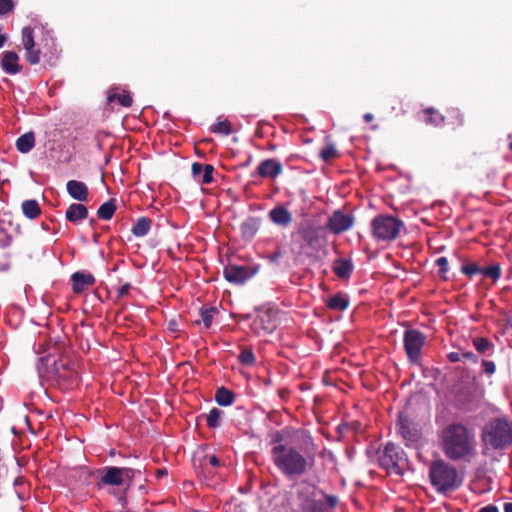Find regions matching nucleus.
Returning a JSON list of instances; mask_svg holds the SVG:
<instances>
[{"label": "nucleus", "instance_id": "ea45409f", "mask_svg": "<svg viewBox=\"0 0 512 512\" xmlns=\"http://www.w3.org/2000/svg\"><path fill=\"white\" fill-rule=\"evenodd\" d=\"M436 265L439 267V276L446 280L447 279V272H448V259L446 257H439L436 260Z\"/></svg>", "mask_w": 512, "mask_h": 512}, {"label": "nucleus", "instance_id": "603ef678", "mask_svg": "<svg viewBox=\"0 0 512 512\" xmlns=\"http://www.w3.org/2000/svg\"><path fill=\"white\" fill-rule=\"evenodd\" d=\"M504 512H512V502H507L504 504Z\"/></svg>", "mask_w": 512, "mask_h": 512}, {"label": "nucleus", "instance_id": "b1692460", "mask_svg": "<svg viewBox=\"0 0 512 512\" xmlns=\"http://www.w3.org/2000/svg\"><path fill=\"white\" fill-rule=\"evenodd\" d=\"M302 512H330L329 509L322 502L321 498L313 493V499L305 501L302 505Z\"/></svg>", "mask_w": 512, "mask_h": 512}, {"label": "nucleus", "instance_id": "8fccbe9b", "mask_svg": "<svg viewBox=\"0 0 512 512\" xmlns=\"http://www.w3.org/2000/svg\"><path fill=\"white\" fill-rule=\"evenodd\" d=\"M479 512H499V511L495 505L490 504V505L482 507Z\"/></svg>", "mask_w": 512, "mask_h": 512}, {"label": "nucleus", "instance_id": "f3484780", "mask_svg": "<svg viewBox=\"0 0 512 512\" xmlns=\"http://www.w3.org/2000/svg\"><path fill=\"white\" fill-rule=\"evenodd\" d=\"M73 282V291L77 294L82 293L95 283V278L92 274L75 272L71 276Z\"/></svg>", "mask_w": 512, "mask_h": 512}, {"label": "nucleus", "instance_id": "7ed1b4c3", "mask_svg": "<svg viewBox=\"0 0 512 512\" xmlns=\"http://www.w3.org/2000/svg\"><path fill=\"white\" fill-rule=\"evenodd\" d=\"M429 479L431 485L439 492L446 493L459 487L457 469L442 459L435 460L429 467Z\"/></svg>", "mask_w": 512, "mask_h": 512}, {"label": "nucleus", "instance_id": "a211bd4d", "mask_svg": "<svg viewBox=\"0 0 512 512\" xmlns=\"http://www.w3.org/2000/svg\"><path fill=\"white\" fill-rule=\"evenodd\" d=\"M18 61V55L13 51H6L1 55V67L7 74L14 75L20 72Z\"/></svg>", "mask_w": 512, "mask_h": 512}, {"label": "nucleus", "instance_id": "6ab92c4d", "mask_svg": "<svg viewBox=\"0 0 512 512\" xmlns=\"http://www.w3.org/2000/svg\"><path fill=\"white\" fill-rule=\"evenodd\" d=\"M191 170L193 176L202 184H210L213 181L214 167L212 165H202L201 163L195 162L192 164Z\"/></svg>", "mask_w": 512, "mask_h": 512}, {"label": "nucleus", "instance_id": "393cba45", "mask_svg": "<svg viewBox=\"0 0 512 512\" xmlns=\"http://www.w3.org/2000/svg\"><path fill=\"white\" fill-rule=\"evenodd\" d=\"M151 228V220L146 217L137 219L131 231L136 237H143L148 234Z\"/></svg>", "mask_w": 512, "mask_h": 512}, {"label": "nucleus", "instance_id": "4be33fe9", "mask_svg": "<svg viewBox=\"0 0 512 512\" xmlns=\"http://www.w3.org/2000/svg\"><path fill=\"white\" fill-rule=\"evenodd\" d=\"M108 102L117 101L123 107H130L132 105V97L127 91H120L118 88H112L108 92Z\"/></svg>", "mask_w": 512, "mask_h": 512}, {"label": "nucleus", "instance_id": "79ce46f5", "mask_svg": "<svg viewBox=\"0 0 512 512\" xmlns=\"http://www.w3.org/2000/svg\"><path fill=\"white\" fill-rule=\"evenodd\" d=\"M14 8L12 0H0V15H5L11 12Z\"/></svg>", "mask_w": 512, "mask_h": 512}, {"label": "nucleus", "instance_id": "6e6d98bb", "mask_svg": "<svg viewBox=\"0 0 512 512\" xmlns=\"http://www.w3.org/2000/svg\"><path fill=\"white\" fill-rule=\"evenodd\" d=\"M228 508L230 509L231 505H228V507H226L225 512H228Z\"/></svg>", "mask_w": 512, "mask_h": 512}, {"label": "nucleus", "instance_id": "2f4dec72", "mask_svg": "<svg viewBox=\"0 0 512 512\" xmlns=\"http://www.w3.org/2000/svg\"><path fill=\"white\" fill-rule=\"evenodd\" d=\"M223 414V411L218 408L211 409L206 417L207 425L210 428L218 427L221 423Z\"/></svg>", "mask_w": 512, "mask_h": 512}, {"label": "nucleus", "instance_id": "e433bc0d", "mask_svg": "<svg viewBox=\"0 0 512 512\" xmlns=\"http://www.w3.org/2000/svg\"><path fill=\"white\" fill-rule=\"evenodd\" d=\"M239 361L243 365H253L255 363V356L252 350L250 349H243L241 353L239 354Z\"/></svg>", "mask_w": 512, "mask_h": 512}, {"label": "nucleus", "instance_id": "0eeeda50", "mask_svg": "<svg viewBox=\"0 0 512 512\" xmlns=\"http://www.w3.org/2000/svg\"><path fill=\"white\" fill-rule=\"evenodd\" d=\"M483 397V389L476 381L462 385L456 392L455 406L463 412L475 410Z\"/></svg>", "mask_w": 512, "mask_h": 512}, {"label": "nucleus", "instance_id": "412c9836", "mask_svg": "<svg viewBox=\"0 0 512 512\" xmlns=\"http://www.w3.org/2000/svg\"><path fill=\"white\" fill-rule=\"evenodd\" d=\"M65 216L68 221L76 224L88 217V209L81 203H73L67 208Z\"/></svg>", "mask_w": 512, "mask_h": 512}, {"label": "nucleus", "instance_id": "58836bf2", "mask_svg": "<svg viewBox=\"0 0 512 512\" xmlns=\"http://www.w3.org/2000/svg\"><path fill=\"white\" fill-rule=\"evenodd\" d=\"M461 271L468 277L481 273L482 269L476 263H468L461 267Z\"/></svg>", "mask_w": 512, "mask_h": 512}, {"label": "nucleus", "instance_id": "f704fd0d", "mask_svg": "<svg viewBox=\"0 0 512 512\" xmlns=\"http://www.w3.org/2000/svg\"><path fill=\"white\" fill-rule=\"evenodd\" d=\"M217 313L215 308L206 309L201 312V319L199 323L203 324L205 328H209L213 322V317Z\"/></svg>", "mask_w": 512, "mask_h": 512}, {"label": "nucleus", "instance_id": "423d86ee", "mask_svg": "<svg viewBox=\"0 0 512 512\" xmlns=\"http://www.w3.org/2000/svg\"><path fill=\"white\" fill-rule=\"evenodd\" d=\"M379 465L388 473L402 475L407 459L402 448L388 443L382 451L378 452Z\"/></svg>", "mask_w": 512, "mask_h": 512}, {"label": "nucleus", "instance_id": "5fc2aeb1", "mask_svg": "<svg viewBox=\"0 0 512 512\" xmlns=\"http://www.w3.org/2000/svg\"><path fill=\"white\" fill-rule=\"evenodd\" d=\"M21 483H22V479H21L20 477H18V478H16V479L14 480V485H15V486H18V485H20Z\"/></svg>", "mask_w": 512, "mask_h": 512}, {"label": "nucleus", "instance_id": "a878e982", "mask_svg": "<svg viewBox=\"0 0 512 512\" xmlns=\"http://www.w3.org/2000/svg\"><path fill=\"white\" fill-rule=\"evenodd\" d=\"M327 306L332 310L343 311L349 306V298L341 294H336L327 300Z\"/></svg>", "mask_w": 512, "mask_h": 512}, {"label": "nucleus", "instance_id": "f8f14e48", "mask_svg": "<svg viewBox=\"0 0 512 512\" xmlns=\"http://www.w3.org/2000/svg\"><path fill=\"white\" fill-rule=\"evenodd\" d=\"M283 171L281 162L277 159H266L257 167V174L263 178L275 179Z\"/></svg>", "mask_w": 512, "mask_h": 512}, {"label": "nucleus", "instance_id": "3c124183", "mask_svg": "<svg viewBox=\"0 0 512 512\" xmlns=\"http://www.w3.org/2000/svg\"><path fill=\"white\" fill-rule=\"evenodd\" d=\"M209 463L213 467H217L220 465V461L215 455L209 457Z\"/></svg>", "mask_w": 512, "mask_h": 512}, {"label": "nucleus", "instance_id": "aec40b11", "mask_svg": "<svg viewBox=\"0 0 512 512\" xmlns=\"http://www.w3.org/2000/svg\"><path fill=\"white\" fill-rule=\"evenodd\" d=\"M270 220L282 227H287L292 222V214L285 207L279 205L269 212Z\"/></svg>", "mask_w": 512, "mask_h": 512}, {"label": "nucleus", "instance_id": "37998d69", "mask_svg": "<svg viewBox=\"0 0 512 512\" xmlns=\"http://www.w3.org/2000/svg\"><path fill=\"white\" fill-rule=\"evenodd\" d=\"M482 367H483V371L487 375H492L496 371V365L493 361L482 360Z\"/></svg>", "mask_w": 512, "mask_h": 512}, {"label": "nucleus", "instance_id": "4d7b16f0", "mask_svg": "<svg viewBox=\"0 0 512 512\" xmlns=\"http://www.w3.org/2000/svg\"><path fill=\"white\" fill-rule=\"evenodd\" d=\"M509 149L512 151V142L509 143Z\"/></svg>", "mask_w": 512, "mask_h": 512}, {"label": "nucleus", "instance_id": "473e14b6", "mask_svg": "<svg viewBox=\"0 0 512 512\" xmlns=\"http://www.w3.org/2000/svg\"><path fill=\"white\" fill-rule=\"evenodd\" d=\"M211 131L217 134L229 135L232 132L231 124L228 120L219 118L211 127Z\"/></svg>", "mask_w": 512, "mask_h": 512}, {"label": "nucleus", "instance_id": "de8ad7c7", "mask_svg": "<svg viewBox=\"0 0 512 512\" xmlns=\"http://www.w3.org/2000/svg\"><path fill=\"white\" fill-rule=\"evenodd\" d=\"M320 155L324 160H329L334 155V149L330 147L325 148L321 151Z\"/></svg>", "mask_w": 512, "mask_h": 512}, {"label": "nucleus", "instance_id": "dca6fc26", "mask_svg": "<svg viewBox=\"0 0 512 512\" xmlns=\"http://www.w3.org/2000/svg\"><path fill=\"white\" fill-rule=\"evenodd\" d=\"M398 432L402 437L411 443H416L419 439V431L412 425L407 417L399 416L397 423Z\"/></svg>", "mask_w": 512, "mask_h": 512}, {"label": "nucleus", "instance_id": "09e8293b", "mask_svg": "<svg viewBox=\"0 0 512 512\" xmlns=\"http://www.w3.org/2000/svg\"><path fill=\"white\" fill-rule=\"evenodd\" d=\"M448 359L451 362H460V361H462L461 352H451V353H449Z\"/></svg>", "mask_w": 512, "mask_h": 512}, {"label": "nucleus", "instance_id": "ddd939ff", "mask_svg": "<svg viewBox=\"0 0 512 512\" xmlns=\"http://www.w3.org/2000/svg\"><path fill=\"white\" fill-rule=\"evenodd\" d=\"M276 325L269 314L258 315L251 324L252 331L258 336H265L274 331Z\"/></svg>", "mask_w": 512, "mask_h": 512}, {"label": "nucleus", "instance_id": "f03ea898", "mask_svg": "<svg viewBox=\"0 0 512 512\" xmlns=\"http://www.w3.org/2000/svg\"><path fill=\"white\" fill-rule=\"evenodd\" d=\"M271 455L275 466L289 478L301 476L307 470V459L293 446L274 445Z\"/></svg>", "mask_w": 512, "mask_h": 512}, {"label": "nucleus", "instance_id": "39448f33", "mask_svg": "<svg viewBox=\"0 0 512 512\" xmlns=\"http://www.w3.org/2000/svg\"><path fill=\"white\" fill-rule=\"evenodd\" d=\"M404 222L388 214H380L371 222L372 236L378 242H391L404 230Z\"/></svg>", "mask_w": 512, "mask_h": 512}, {"label": "nucleus", "instance_id": "bb28decb", "mask_svg": "<svg viewBox=\"0 0 512 512\" xmlns=\"http://www.w3.org/2000/svg\"><path fill=\"white\" fill-rule=\"evenodd\" d=\"M215 400L220 406H229L235 400L234 393L224 387L217 390Z\"/></svg>", "mask_w": 512, "mask_h": 512}, {"label": "nucleus", "instance_id": "9b49d317", "mask_svg": "<svg viewBox=\"0 0 512 512\" xmlns=\"http://www.w3.org/2000/svg\"><path fill=\"white\" fill-rule=\"evenodd\" d=\"M22 44L26 51V58L32 65L39 63L40 51L34 49V37L30 27H24L22 30Z\"/></svg>", "mask_w": 512, "mask_h": 512}, {"label": "nucleus", "instance_id": "864d4df0", "mask_svg": "<svg viewBox=\"0 0 512 512\" xmlns=\"http://www.w3.org/2000/svg\"><path fill=\"white\" fill-rule=\"evenodd\" d=\"M373 119H374V116H373V114H371V113H366V114L364 115V120H365L366 122H371Z\"/></svg>", "mask_w": 512, "mask_h": 512}, {"label": "nucleus", "instance_id": "5701e85b", "mask_svg": "<svg viewBox=\"0 0 512 512\" xmlns=\"http://www.w3.org/2000/svg\"><path fill=\"white\" fill-rule=\"evenodd\" d=\"M35 146V136L33 132H27L21 135L16 141V147L21 153L30 152Z\"/></svg>", "mask_w": 512, "mask_h": 512}, {"label": "nucleus", "instance_id": "72a5a7b5", "mask_svg": "<svg viewBox=\"0 0 512 512\" xmlns=\"http://www.w3.org/2000/svg\"><path fill=\"white\" fill-rule=\"evenodd\" d=\"M481 274L486 277H489L496 282L501 277V266L499 264H492L482 269Z\"/></svg>", "mask_w": 512, "mask_h": 512}, {"label": "nucleus", "instance_id": "a19ab883", "mask_svg": "<svg viewBox=\"0 0 512 512\" xmlns=\"http://www.w3.org/2000/svg\"><path fill=\"white\" fill-rule=\"evenodd\" d=\"M317 498H323L326 500V507L327 509H332L338 504V498L334 495H327L322 492H319V494H316Z\"/></svg>", "mask_w": 512, "mask_h": 512}, {"label": "nucleus", "instance_id": "a18cd8bd", "mask_svg": "<svg viewBox=\"0 0 512 512\" xmlns=\"http://www.w3.org/2000/svg\"><path fill=\"white\" fill-rule=\"evenodd\" d=\"M368 426V423L367 422H362L361 420L357 419V420H354V424H353V427H354V433H358V432H361L363 431L366 427Z\"/></svg>", "mask_w": 512, "mask_h": 512}, {"label": "nucleus", "instance_id": "6e6552de", "mask_svg": "<svg viewBox=\"0 0 512 512\" xmlns=\"http://www.w3.org/2000/svg\"><path fill=\"white\" fill-rule=\"evenodd\" d=\"M425 341L426 336L421 331L417 329L405 330L403 342L406 354L410 362H419Z\"/></svg>", "mask_w": 512, "mask_h": 512}, {"label": "nucleus", "instance_id": "c756f323", "mask_svg": "<svg viewBox=\"0 0 512 512\" xmlns=\"http://www.w3.org/2000/svg\"><path fill=\"white\" fill-rule=\"evenodd\" d=\"M115 210H116V205H115L114 201L109 200V201L103 203L99 207V209L97 211V215L100 219L110 220L113 217Z\"/></svg>", "mask_w": 512, "mask_h": 512}, {"label": "nucleus", "instance_id": "1a4fd4ad", "mask_svg": "<svg viewBox=\"0 0 512 512\" xmlns=\"http://www.w3.org/2000/svg\"><path fill=\"white\" fill-rule=\"evenodd\" d=\"M259 270L257 265L229 264L224 268L225 279L233 284H243L253 277Z\"/></svg>", "mask_w": 512, "mask_h": 512}, {"label": "nucleus", "instance_id": "49530a36", "mask_svg": "<svg viewBox=\"0 0 512 512\" xmlns=\"http://www.w3.org/2000/svg\"><path fill=\"white\" fill-rule=\"evenodd\" d=\"M131 289V285L129 283H125L124 285H122L119 289H118V296L119 297H124L126 296L129 291Z\"/></svg>", "mask_w": 512, "mask_h": 512}, {"label": "nucleus", "instance_id": "c03bdc74", "mask_svg": "<svg viewBox=\"0 0 512 512\" xmlns=\"http://www.w3.org/2000/svg\"><path fill=\"white\" fill-rule=\"evenodd\" d=\"M462 361H472L474 363H477L478 356L475 355L473 352H461Z\"/></svg>", "mask_w": 512, "mask_h": 512}, {"label": "nucleus", "instance_id": "2eb2a0df", "mask_svg": "<svg viewBox=\"0 0 512 512\" xmlns=\"http://www.w3.org/2000/svg\"><path fill=\"white\" fill-rule=\"evenodd\" d=\"M67 193L71 198L79 202H86L89 196L87 185L78 180H70L66 184Z\"/></svg>", "mask_w": 512, "mask_h": 512}, {"label": "nucleus", "instance_id": "7c9ffc66", "mask_svg": "<svg viewBox=\"0 0 512 512\" xmlns=\"http://www.w3.org/2000/svg\"><path fill=\"white\" fill-rule=\"evenodd\" d=\"M424 114L426 115V123L434 126H441L444 124L445 118L433 108L425 109Z\"/></svg>", "mask_w": 512, "mask_h": 512}, {"label": "nucleus", "instance_id": "c9c22d12", "mask_svg": "<svg viewBox=\"0 0 512 512\" xmlns=\"http://www.w3.org/2000/svg\"><path fill=\"white\" fill-rule=\"evenodd\" d=\"M334 271L337 276L341 278L348 277L350 272V263L347 261H338L335 263Z\"/></svg>", "mask_w": 512, "mask_h": 512}, {"label": "nucleus", "instance_id": "4468645a", "mask_svg": "<svg viewBox=\"0 0 512 512\" xmlns=\"http://www.w3.org/2000/svg\"><path fill=\"white\" fill-rule=\"evenodd\" d=\"M351 224L352 218L344 215L340 210L335 211L328 221L329 229L335 234L349 229Z\"/></svg>", "mask_w": 512, "mask_h": 512}, {"label": "nucleus", "instance_id": "4c0bfd02", "mask_svg": "<svg viewBox=\"0 0 512 512\" xmlns=\"http://www.w3.org/2000/svg\"><path fill=\"white\" fill-rule=\"evenodd\" d=\"M473 344L479 353H485L491 346V342L484 337L475 338Z\"/></svg>", "mask_w": 512, "mask_h": 512}, {"label": "nucleus", "instance_id": "20e7f679", "mask_svg": "<svg viewBox=\"0 0 512 512\" xmlns=\"http://www.w3.org/2000/svg\"><path fill=\"white\" fill-rule=\"evenodd\" d=\"M482 439L486 445L495 450L512 445V421L495 419L484 428Z\"/></svg>", "mask_w": 512, "mask_h": 512}, {"label": "nucleus", "instance_id": "c85d7f7f", "mask_svg": "<svg viewBox=\"0 0 512 512\" xmlns=\"http://www.w3.org/2000/svg\"><path fill=\"white\" fill-rule=\"evenodd\" d=\"M23 214L29 219H34L40 214V207L36 200H25L22 203Z\"/></svg>", "mask_w": 512, "mask_h": 512}, {"label": "nucleus", "instance_id": "f257e3e1", "mask_svg": "<svg viewBox=\"0 0 512 512\" xmlns=\"http://www.w3.org/2000/svg\"><path fill=\"white\" fill-rule=\"evenodd\" d=\"M441 448L452 461H469L475 453V436L462 423L448 424L441 432Z\"/></svg>", "mask_w": 512, "mask_h": 512}, {"label": "nucleus", "instance_id": "cd10ccee", "mask_svg": "<svg viewBox=\"0 0 512 512\" xmlns=\"http://www.w3.org/2000/svg\"><path fill=\"white\" fill-rule=\"evenodd\" d=\"M10 244V238L5 233H0V271L9 268V263L4 249Z\"/></svg>", "mask_w": 512, "mask_h": 512}, {"label": "nucleus", "instance_id": "9d476101", "mask_svg": "<svg viewBox=\"0 0 512 512\" xmlns=\"http://www.w3.org/2000/svg\"><path fill=\"white\" fill-rule=\"evenodd\" d=\"M135 471L126 467H107L102 477V482L107 485H124L134 478Z\"/></svg>", "mask_w": 512, "mask_h": 512}]
</instances>
